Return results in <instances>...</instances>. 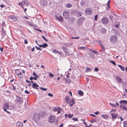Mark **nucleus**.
<instances>
[{
  "mask_svg": "<svg viewBox=\"0 0 127 127\" xmlns=\"http://www.w3.org/2000/svg\"><path fill=\"white\" fill-rule=\"evenodd\" d=\"M2 27L4 28V27H6L5 23L4 22H3L2 23Z\"/></svg>",
  "mask_w": 127,
  "mask_h": 127,
  "instance_id": "obj_38",
  "label": "nucleus"
},
{
  "mask_svg": "<svg viewBox=\"0 0 127 127\" xmlns=\"http://www.w3.org/2000/svg\"><path fill=\"white\" fill-rule=\"evenodd\" d=\"M37 45L40 47L45 48L48 46V44L46 43H44L43 45H39L37 44Z\"/></svg>",
  "mask_w": 127,
  "mask_h": 127,
  "instance_id": "obj_14",
  "label": "nucleus"
},
{
  "mask_svg": "<svg viewBox=\"0 0 127 127\" xmlns=\"http://www.w3.org/2000/svg\"><path fill=\"white\" fill-rule=\"evenodd\" d=\"M40 89H41V90L44 91H46L47 90V89L46 88H43L42 87H40Z\"/></svg>",
  "mask_w": 127,
  "mask_h": 127,
  "instance_id": "obj_51",
  "label": "nucleus"
},
{
  "mask_svg": "<svg viewBox=\"0 0 127 127\" xmlns=\"http://www.w3.org/2000/svg\"><path fill=\"white\" fill-rule=\"evenodd\" d=\"M72 119L75 121H78V119L76 118H73Z\"/></svg>",
  "mask_w": 127,
  "mask_h": 127,
  "instance_id": "obj_55",
  "label": "nucleus"
},
{
  "mask_svg": "<svg viewBox=\"0 0 127 127\" xmlns=\"http://www.w3.org/2000/svg\"><path fill=\"white\" fill-rule=\"evenodd\" d=\"M96 117L95 119V120H96V123H97V122L99 121L100 119V117Z\"/></svg>",
  "mask_w": 127,
  "mask_h": 127,
  "instance_id": "obj_29",
  "label": "nucleus"
},
{
  "mask_svg": "<svg viewBox=\"0 0 127 127\" xmlns=\"http://www.w3.org/2000/svg\"><path fill=\"white\" fill-rule=\"evenodd\" d=\"M119 103L121 104L123 103L126 105L127 104V101L126 100H122L119 102Z\"/></svg>",
  "mask_w": 127,
  "mask_h": 127,
  "instance_id": "obj_24",
  "label": "nucleus"
},
{
  "mask_svg": "<svg viewBox=\"0 0 127 127\" xmlns=\"http://www.w3.org/2000/svg\"><path fill=\"white\" fill-rule=\"evenodd\" d=\"M35 48L38 50H41V49L39 47H37L36 46H35Z\"/></svg>",
  "mask_w": 127,
  "mask_h": 127,
  "instance_id": "obj_46",
  "label": "nucleus"
},
{
  "mask_svg": "<svg viewBox=\"0 0 127 127\" xmlns=\"http://www.w3.org/2000/svg\"><path fill=\"white\" fill-rule=\"evenodd\" d=\"M120 26V24L119 23L118 24H117L115 25V27L117 28H119V27Z\"/></svg>",
  "mask_w": 127,
  "mask_h": 127,
  "instance_id": "obj_47",
  "label": "nucleus"
},
{
  "mask_svg": "<svg viewBox=\"0 0 127 127\" xmlns=\"http://www.w3.org/2000/svg\"><path fill=\"white\" fill-rule=\"evenodd\" d=\"M78 94L81 96H82L83 95V92L81 90H79L78 92Z\"/></svg>",
  "mask_w": 127,
  "mask_h": 127,
  "instance_id": "obj_25",
  "label": "nucleus"
},
{
  "mask_svg": "<svg viewBox=\"0 0 127 127\" xmlns=\"http://www.w3.org/2000/svg\"><path fill=\"white\" fill-rule=\"evenodd\" d=\"M65 81L67 83H69L71 81L70 79H65Z\"/></svg>",
  "mask_w": 127,
  "mask_h": 127,
  "instance_id": "obj_40",
  "label": "nucleus"
},
{
  "mask_svg": "<svg viewBox=\"0 0 127 127\" xmlns=\"http://www.w3.org/2000/svg\"><path fill=\"white\" fill-rule=\"evenodd\" d=\"M100 46H101V47L102 48V52H104L105 51V48L104 47V46L102 44H100Z\"/></svg>",
  "mask_w": 127,
  "mask_h": 127,
  "instance_id": "obj_28",
  "label": "nucleus"
},
{
  "mask_svg": "<svg viewBox=\"0 0 127 127\" xmlns=\"http://www.w3.org/2000/svg\"><path fill=\"white\" fill-rule=\"evenodd\" d=\"M9 104L8 103H6L3 107V109H9Z\"/></svg>",
  "mask_w": 127,
  "mask_h": 127,
  "instance_id": "obj_10",
  "label": "nucleus"
},
{
  "mask_svg": "<svg viewBox=\"0 0 127 127\" xmlns=\"http://www.w3.org/2000/svg\"><path fill=\"white\" fill-rule=\"evenodd\" d=\"M101 21L103 24H107L109 22L108 18L104 16L102 18Z\"/></svg>",
  "mask_w": 127,
  "mask_h": 127,
  "instance_id": "obj_4",
  "label": "nucleus"
},
{
  "mask_svg": "<svg viewBox=\"0 0 127 127\" xmlns=\"http://www.w3.org/2000/svg\"><path fill=\"white\" fill-rule=\"evenodd\" d=\"M109 17L110 21L113 22V16L112 15H110L109 16Z\"/></svg>",
  "mask_w": 127,
  "mask_h": 127,
  "instance_id": "obj_35",
  "label": "nucleus"
},
{
  "mask_svg": "<svg viewBox=\"0 0 127 127\" xmlns=\"http://www.w3.org/2000/svg\"><path fill=\"white\" fill-rule=\"evenodd\" d=\"M79 38L78 37H72L71 38V39H79Z\"/></svg>",
  "mask_w": 127,
  "mask_h": 127,
  "instance_id": "obj_60",
  "label": "nucleus"
},
{
  "mask_svg": "<svg viewBox=\"0 0 127 127\" xmlns=\"http://www.w3.org/2000/svg\"><path fill=\"white\" fill-rule=\"evenodd\" d=\"M102 117L103 118L107 119L108 118V116L107 115H105L104 114H102L101 115Z\"/></svg>",
  "mask_w": 127,
  "mask_h": 127,
  "instance_id": "obj_26",
  "label": "nucleus"
},
{
  "mask_svg": "<svg viewBox=\"0 0 127 127\" xmlns=\"http://www.w3.org/2000/svg\"><path fill=\"white\" fill-rule=\"evenodd\" d=\"M43 118V115L41 112H35L32 115V120L35 123L38 122L42 118Z\"/></svg>",
  "mask_w": 127,
  "mask_h": 127,
  "instance_id": "obj_1",
  "label": "nucleus"
},
{
  "mask_svg": "<svg viewBox=\"0 0 127 127\" xmlns=\"http://www.w3.org/2000/svg\"><path fill=\"white\" fill-rule=\"evenodd\" d=\"M49 76L50 77H54V75L51 73H49Z\"/></svg>",
  "mask_w": 127,
  "mask_h": 127,
  "instance_id": "obj_48",
  "label": "nucleus"
},
{
  "mask_svg": "<svg viewBox=\"0 0 127 127\" xmlns=\"http://www.w3.org/2000/svg\"><path fill=\"white\" fill-rule=\"evenodd\" d=\"M70 99V98L68 96H66L65 98V100L67 103H68L69 100Z\"/></svg>",
  "mask_w": 127,
  "mask_h": 127,
  "instance_id": "obj_22",
  "label": "nucleus"
},
{
  "mask_svg": "<svg viewBox=\"0 0 127 127\" xmlns=\"http://www.w3.org/2000/svg\"><path fill=\"white\" fill-rule=\"evenodd\" d=\"M88 14L90 15L91 14H92L93 13V12L92 11V9L91 8H89L88 9Z\"/></svg>",
  "mask_w": 127,
  "mask_h": 127,
  "instance_id": "obj_23",
  "label": "nucleus"
},
{
  "mask_svg": "<svg viewBox=\"0 0 127 127\" xmlns=\"http://www.w3.org/2000/svg\"><path fill=\"white\" fill-rule=\"evenodd\" d=\"M16 126L17 127H22L23 126V124L21 122H18L17 123Z\"/></svg>",
  "mask_w": 127,
  "mask_h": 127,
  "instance_id": "obj_15",
  "label": "nucleus"
},
{
  "mask_svg": "<svg viewBox=\"0 0 127 127\" xmlns=\"http://www.w3.org/2000/svg\"><path fill=\"white\" fill-rule=\"evenodd\" d=\"M58 19L59 20V21L60 22H62L63 20V18L61 17H60L59 18H58Z\"/></svg>",
  "mask_w": 127,
  "mask_h": 127,
  "instance_id": "obj_33",
  "label": "nucleus"
},
{
  "mask_svg": "<svg viewBox=\"0 0 127 127\" xmlns=\"http://www.w3.org/2000/svg\"><path fill=\"white\" fill-rule=\"evenodd\" d=\"M49 122L50 123H54L55 121V116H50L48 119Z\"/></svg>",
  "mask_w": 127,
  "mask_h": 127,
  "instance_id": "obj_6",
  "label": "nucleus"
},
{
  "mask_svg": "<svg viewBox=\"0 0 127 127\" xmlns=\"http://www.w3.org/2000/svg\"><path fill=\"white\" fill-rule=\"evenodd\" d=\"M124 104H121L120 105V108H122V107H123V106H124Z\"/></svg>",
  "mask_w": 127,
  "mask_h": 127,
  "instance_id": "obj_62",
  "label": "nucleus"
},
{
  "mask_svg": "<svg viewBox=\"0 0 127 127\" xmlns=\"http://www.w3.org/2000/svg\"><path fill=\"white\" fill-rule=\"evenodd\" d=\"M19 6H20L24 9V6L27 7L29 5V3L27 0H23L21 2H19L18 3Z\"/></svg>",
  "mask_w": 127,
  "mask_h": 127,
  "instance_id": "obj_2",
  "label": "nucleus"
},
{
  "mask_svg": "<svg viewBox=\"0 0 127 127\" xmlns=\"http://www.w3.org/2000/svg\"><path fill=\"white\" fill-rule=\"evenodd\" d=\"M111 114L112 115V118L113 120H114L116 119L117 117L118 116V114L117 113H112Z\"/></svg>",
  "mask_w": 127,
  "mask_h": 127,
  "instance_id": "obj_9",
  "label": "nucleus"
},
{
  "mask_svg": "<svg viewBox=\"0 0 127 127\" xmlns=\"http://www.w3.org/2000/svg\"><path fill=\"white\" fill-rule=\"evenodd\" d=\"M61 108L59 107H55L52 110L54 111H57L59 110Z\"/></svg>",
  "mask_w": 127,
  "mask_h": 127,
  "instance_id": "obj_18",
  "label": "nucleus"
},
{
  "mask_svg": "<svg viewBox=\"0 0 127 127\" xmlns=\"http://www.w3.org/2000/svg\"><path fill=\"white\" fill-rule=\"evenodd\" d=\"M25 92L27 94H29L30 93V92L27 90H26L25 91Z\"/></svg>",
  "mask_w": 127,
  "mask_h": 127,
  "instance_id": "obj_57",
  "label": "nucleus"
},
{
  "mask_svg": "<svg viewBox=\"0 0 127 127\" xmlns=\"http://www.w3.org/2000/svg\"><path fill=\"white\" fill-rule=\"evenodd\" d=\"M90 122L92 123L96 122V120H95V119H93L90 121Z\"/></svg>",
  "mask_w": 127,
  "mask_h": 127,
  "instance_id": "obj_43",
  "label": "nucleus"
},
{
  "mask_svg": "<svg viewBox=\"0 0 127 127\" xmlns=\"http://www.w3.org/2000/svg\"><path fill=\"white\" fill-rule=\"evenodd\" d=\"M25 43V44H27L28 43V42L26 39H25L24 40Z\"/></svg>",
  "mask_w": 127,
  "mask_h": 127,
  "instance_id": "obj_58",
  "label": "nucleus"
},
{
  "mask_svg": "<svg viewBox=\"0 0 127 127\" xmlns=\"http://www.w3.org/2000/svg\"><path fill=\"white\" fill-rule=\"evenodd\" d=\"M53 52L55 54H58L60 55L62 54V52H61L58 51L56 50H53Z\"/></svg>",
  "mask_w": 127,
  "mask_h": 127,
  "instance_id": "obj_20",
  "label": "nucleus"
},
{
  "mask_svg": "<svg viewBox=\"0 0 127 127\" xmlns=\"http://www.w3.org/2000/svg\"><path fill=\"white\" fill-rule=\"evenodd\" d=\"M106 29L103 28H102L100 30V32L101 33L104 34L106 33Z\"/></svg>",
  "mask_w": 127,
  "mask_h": 127,
  "instance_id": "obj_21",
  "label": "nucleus"
},
{
  "mask_svg": "<svg viewBox=\"0 0 127 127\" xmlns=\"http://www.w3.org/2000/svg\"><path fill=\"white\" fill-rule=\"evenodd\" d=\"M3 28H2V31L5 34L6 33V31L4 30L3 29Z\"/></svg>",
  "mask_w": 127,
  "mask_h": 127,
  "instance_id": "obj_54",
  "label": "nucleus"
},
{
  "mask_svg": "<svg viewBox=\"0 0 127 127\" xmlns=\"http://www.w3.org/2000/svg\"><path fill=\"white\" fill-rule=\"evenodd\" d=\"M99 70L98 68L97 67H96L95 68L94 71H95L97 72Z\"/></svg>",
  "mask_w": 127,
  "mask_h": 127,
  "instance_id": "obj_49",
  "label": "nucleus"
},
{
  "mask_svg": "<svg viewBox=\"0 0 127 127\" xmlns=\"http://www.w3.org/2000/svg\"><path fill=\"white\" fill-rule=\"evenodd\" d=\"M8 19L10 21H15L17 20L16 17L14 16H9L8 17Z\"/></svg>",
  "mask_w": 127,
  "mask_h": 127,
  "instance_id": "obj_7",
  "label": "nucleus"
},
{
  "mask_svg": "<svg viewBox=\"0 0 127 127\" xmlns=\"http://www.w3.org/2000/svg\"><path fill=\"white\" fill-rule=\"evenodd\" d=\"M118 66L123 71L124 70L125 68L124 66L120 65H118Z\"/></svg>",
  "mask_w": 127,
  "mask_h": 127,
  "instance_id": "obj_30",
  "label": "nucleus"
},
{
  "mask_svg": "<svg viewBox=\"0 0 127 127\" xmlns=\"http://www.w3.org/2000/svg\"><path fill=\"white\" fill-rule=\"evenodd\" d=\"M69 103L70 106H71L75 103V100L74 99L72 98L69 101Z\"/></svg>",
  "mask_w": 127,
  "mask_h": 127,
  "instance_id": "obj_13",
  "label": "nucleus"
},
{
  "mask_svg": "<svg viewBox=\"0 0 127 127\" xmlns=\"http://www.w3.org/2000/svg\"><path fill=\"white\" fill-rule=\"evenodd\" d=\"M42 38H43L44 39V40L46 41L47 42V41L48 40L46 39V38H45V37L43 36H42Z\"/></svg>",
  "mask_w": 127,
  "mask_h": 127,
  "instance_id": "obj_45",
  "label": "nucleus"
},
{
  "mask_svg": "<svg viewBox=\"0 0 127 127\" xmlns=\"http://www.w3.org/2000/svg\"><path fill=\"white\" fill-rule=\"evenodd\" d=\"M110 105L112 107L114 108H116V105L114 104H113L111 103H109Z\"/></svg>",
  "mask_w": 127,
  "mask_h": 127,
  "instance_id": "obj_32",
  "label": "nucleus"
},
{
  "mask_svg": "<svg viewBox=\"0 0 127 127\" xmlns=\"http://www.w3.org/2000/svg\"><path fill=\"white\" fill-rule=\"evenodd\" d=\"M63 126V123L61 124L60 125L59 127H62Z\"/></svg>",
  "mask_w": 127,
  "mask_h": 127,
  "instance_id": "obj_64",
  "label": "nucleus"
},
{
  "mask_svg": "<svg viewBox=\"0 0 127 127\" xmlns=\"http://www.w3.org/2000/svg\"><path fill=\"white\" fill-rule=\"evenodd\" d=\"M48 95L49 96L51 97H52L53 96V95L50 93H48Z\"/></svg>",
  "mask_w": 127,
  "mask_h": 127,
  "instance_id": "obj_53",
  "label": "nucleus"
},
{
  "mask_svg": "<svg viewBox=\"0 0 127 127\" xmlns=\"http://www.w3.org/2000/svg\"><path fill=\"white\" fill-rule=\"evenodd\" d=\"M68 118H71L73 116V115H71L70 114H69L68 115Z\"/></svg>",
  "mask_w": 127,
  "mask_h": 127,
  "instance_id": "obj_42",
  "label": "nucleus"
},
{
  "mask_svg": "<svg viewBox=\"0 0 127 127\" xmlns=\"http://www.w3.org/2000/svg\"><path fill=\"white\" fill-rule=\"evenodd\" d=\"M63 15V17L66 19L68 18L69 16L68 13L65 11H64Z\"/></svg>",
  "mask_w": 127,
  "mask_h": 127,
  "instance_id": "obj_8",
  "label": "nucleus"
},
{
  "mask_svg": "<svg viewBox=\"0 0 127 127\" xmlns=\"http://www.w3.org/2000/svg\"><path fill=\"white\" fill-rule=\"evenodd\" d=\"M110 62L115 65H116V64L114 61L111 60L110 61Z\"/></svg>",
  "mask_w": 127,
  "mask_h": 127,
  "instance_id": "obj_37",
  "label": "nucleus"
},
{
  "mask_svg": "<svg viewBox=\"0 0 127 127\" xmlns=\"http://www.w3.org/2000/svg\"><path fill=\"white\" fill-rule=\"evenodd\" d=\"M117 36L116 35H114L112 36L110 38L111 40L115 41L117 40Z\"/></svg>",
  "mask_w": 127,
  "mask_h": 127,
  "instance_id": "obj_11",
  "label": "nucleus"
},
{
  "mask_svg": "<svg viewBox=\"0 0 127 127\" xmlns=\"http://www.w3.org/2000/svg\"><path fill=\"white\" fill-rule=\"evenodd\" d=\"M89 55L90 56L93 58H94V56L93 53H91L90 52H89Z\"/></svg>",
  "mask_w": 127,
  "mask_h": 127,
  "instance_id": "obj_27",
  "label": "nucleus"
},
{
  "mask_svg": "<svg viewBox=\"0 0 127 127\" xmlns=\"http://www.w3.org/2000/svg\"><path fill=\"white\" fill-rule=\"evenodd\" d=\"M124 127H127V121L123 122Z\"/></svg>",
  "mask_w": 127,
  "mask_h": 127,
  "instance_id": "obj_31",
  "label": "nucleus"
},
{
  "mask_svg": "<svg viewBox=\"0 0 127 127\" xmlns=\"http://www.w3.org/2000/svg\"><path fill=\"white\" fill-rule=\"evenodd\" d=\"M62 108H61V109H60L59 110V111H57L58 112V114H59L60 113V112H61L60 111H62Z\"/></svg>",
  "mask_w": 127,
  "mask_h": 127,
  "instance_id": "obj_61",
  "label": "nucleus"
},
{
  "mask_svg": "<svg viewBox=\"0 0 127 127\" xmlns=\"http://www.w3.org/2000/svg\"><path fill=\"white\" fill-rule=\"evenodd\" d=\"M88 49H89L93 53H94L96 55H97L98 54V53L97 51L94 50H93L92 49H88Z\"/></svg>",
  "mask_w": 127,
  "mask_h": 127,
  "instance_id": "obj_17",
  "label": "nucleus"
},
{
  "mask_svg": "<svg viewBox=\"0 0 127 127\" xmlns=\"http://www.w3.org/2000/svg\"><path fill=\"white\" fill-rule=\"evenodd\" d=\"M47 2L45 1V2L43 1L42 3H41L42 5L43 6H45L46 5Z\"/></svg>",
  "mask_w": 127,
  "mask_h": 127,
  "instance_id": "obj_36",
  "label": "nucleus"
},
{
  "mask_svg": "<svg viewBox=\"0 0 127 127\" xmlns=\"http://www.w3.org/2000/svg\"><path fill=\"white\" fill-rule=\"evenodd\" d=\"M17 97L18 98L17 99L18 102L20 103H22L23 102L22 98H21L19 96H17Z\"/></svg>",
  "mask_w": 127,
  "mask_h": 127,
  "instance_id": "obj_19",
  "label": "nucleus"
},
{
  "mask_svg": "<svg viewBox=\"0 0 127 127\" xmlns=\"http://www.w3.org/2000/svg\"><path fill=\"white\" fill-rule=\"evenodd\" d=\"M62 49L65 52V54L66 56L72 55V53L70 50L68 49L65 47H63Z\"/></svg>",
  "mask_w": 127,
  "mask_h": 127,
  "instance_id": "obj_3",
  "label": "nucleus"
},
{
  "mask_svg": "<svg viewBox=\"0 0 127 127\" xmlns=\"http://www.w3.org/2000/svg\"><path fill=\"white\" fill-rule=\"evenodd\" d=\"M96 42H97L100 45L101 44V43H102L101 41L100 40H97L96 41Z\"/></svg>",
  "mask_w": 127,
  "mask_h": 127,
  "instance_id": "obj_52",
  "label": "nucleus"
},
{
  "mask_svg": "<svg viewBox=\"0 0 127 127\" xmlns=\"http://www.w3.org/2000/svg\"><path fill=\"white\" fill-rule=\"evenodd\" d=\"M33 74L34 76H35L36 77H37V78L39 77V76L38 75H36V74L34 71L33 72Z\"/></svg>",
  "mask_w": 127,
  "mask_h": 127,
  "instance_id": "obj_41",
  "label": "nucleus"
},
{
  "mask_svg": "<svg viewBox=\"0 0 127 127\" xmlns=\"http://www.w3.org/2000/svg\"><path fill=\"white\" fill-rule=\"evenodd\" d=\"M116 111V109H112V110L110 112V113L111 112H115Z\"/></svg>",
  "mask_w": 127,
  "mask_h": 127,
  "instance_id": "obj_56",
  "label": "nucleus"
},
{
  "mask_svg": "<svg viewBox=\"0 0 127 127\" xmlns=\"http://www.w3.org/2000/svg\"><path fill=\"white\" fill-rule=\"evenodd\" d=\"M98 17V15H95V21H97V19Z\"/></svg>",
  "mask_w": 127,
  "mask_h": 127,
  "instance_id": "obj_44",
  "label": "nucleus"
},
{
  "mask_svg": "<svg viewBox=\"0 0 127 127\" xmlns=\"http://www.w3.org/2000/svg\"><path fill=\"white\" fill-rule=\"evenodd\" d=\"M32 87L33 88L37 90L38 89V88L37 87H39V86L36 83H34L33 84Z\"/></svg>",
  "mask_w": 127,
  "mask_h": 127,
  "instance_id": "obj_12",
  "label": "nucleus"
},
{
  "mask_svg": "<svg viewBox=\"0 0 127 127\" xmlns=\"http://www.w3.org/2000/svg\"><path fill=\"white\" fill-rule=\"evenodd\" d=\"M15 74L17 75L18 77L20 78H22L23 77L22 73L18 69H16L15 72Z\"/></svg>",
  "mask_w": 127,
  "mask_h": 127,
  "instance_id": "obj_5",
  "label": "nucleus"
},
{
  "mask_svg": "<svg viewBox=\"0 0 127 127\" xmlns=\"http://www.w3.org/2000/svg\"><path fill=\"white\" fill-rule=\"evenodd\" d=\"M116 80H117L118 82L119 83H121L122 82V79L118 76L116 77Z\"/></svg>",
  "mask_w": 127,
  "mask_h": 127,
  "instance_id": "obj_16",
  "label": "nucleus"
},
{
  "mask_svg": "<svg viewBox=\"0 0 127 127\" xmlns=\"http://www.w3.org/2000/svg\"><path fill=\"white\" fill-rule=\"evenodd\" d=\"M5 6V5L2 4L0 5V7L1 8H3Z\"/></svg>",
  "mask_w": 127,
  "mask_h": 127,
  "instance_id": "obj_63",
  "label": "nucleus"
},
{
  "mask_svg": "<svg viewBox=\"0 0 127 127\" xmlns=\"http://www.w3.org/2000/svg\"><path fill=\"white\" fill-rule=\"evenodd\" d=\"M66 6L68 8H70L72 7V5L71 4H67L66 5Z\"/></svg>",
  "mask_w": 127,
  "mask_h": 127,
  "instance_id": "obj_39",
  "label": "nucleus"
},
{
  "mask_svg": "<svg viewBox=\"0 0 127 127\" xmlns=\"http://www.w3.org/2000/svg\"><path fill=\"white\" fill-rule=\"evenodd\" d=\"M81 120L82 121H83V123L86 126L85 127H87V124L86 122H85V120H84L83 119H81Z\"/></svg>",
  "mask_w": 127,
  "mask_h": 127,
  "instance_id": "obj_34",
  "label": "nucleus"
},
{
  "mask_svg": "<svg viewBox=\"0 0 127 127\" xmlns=\"http://www.w3.org/2000/svg\"><path fill=\"white\" fill-rule=\"evenodd\" d=\"M90 115L91 116H92L94 117H96V116L95 115L92 114H90Z\"/></svg>",
  "mask_w": 127,
  "mask_h": 127,
  "instance_id": "obj_59",
  "label": "nucleus"
},
{
  "mask_svg": "<svg viewBox=\"0 0 127 127\" xmlns=\"http://www.w3.org/2000/svg\"><path fill=\"white\" fill-rule=\"evenodd\" d=\"M79 49H80V50L85 49V47H79Z\"/></svg>",
  "mask_w": 127,
  "mask_h": 127,
  "instance_id": "obj_50",
  "label": "nucleus"
}]
</instances>
